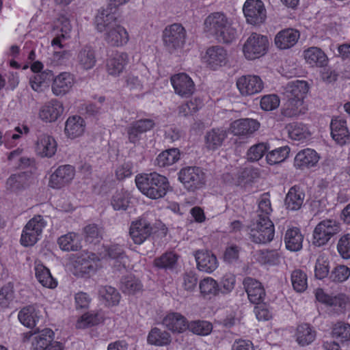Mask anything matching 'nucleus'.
Here are the masks:
<instances>
[{
  "mask_svg": "<svg viewBox=\"0 0 350 350\" xmlns=\"http://www.w3.org/2000/svg\"><path fill=\"white\" fill-rule=\"evenodd\" d=\"M162 325L173 334H182L188 328V320L179 312L167 313L162 319Z\"/></svg>",
  "mask_w": 350,
  "mask_h": 350,
  "instance_id": "nucleus-17",
  "label": "nucleus"
},
{
  "mask_svg": "<svg viewBox=\"0 0 350 350\" xmlns=\"http://www.w3.org/2000/svg\"><path fill=\"white\" fill-rule=\"evenodd\" d=\"M18 318L24 326L29 328L34 327L39 321V317L31 307H25L21 309L18 312Z\"/></svg>",
  "mask_w": 350,
  "mask_h": 350,
  "instance_id": "nucleus-52",
  "label": "nucleus"
},
{
  "mask_svg": "<svg viewBox=\"0 0 350 350\" xmlns=\"http://www.w3.org/2000/svg\"><path fill=\"white\" fill-rule=\"evenodd\" d=\"M284 241L288 250L297 252L302 248L304 236L298 228L293 227L286 230Z\"/></svg>",
  "mask_w": 350,
  "mask_h": 350,
  "instance_id": "nucleus-34",
  "label": "nucleus"
},
{
  "mask_svg": "<svg viewBox=\"0 0 350 350\" xmlns=\"http://www.w3.org/2000/svg\"><path fill=\"white\" fill-rule=\"evenodd\" d=\"M22 152L23 149L18 148L12 151L8 157L10 165L16 170H25L35 163L34 159L23 157Z\"/></svg>",
  "mask_w": 350,
  "mask_h": 350,
  "instance_id": "nucleus-40",
  "label": "nucleus"
},
{
  "mask_svg": "<svg viewBox=\"0 0 350 350\" xmlns=\"http://www.w3.org/2000/svg\"><path fill=\"white\" fill-rule=\"evenodd\" d=\"M260 127L258 121L244 118L235 120L231 124L230 129L234 135H248L256 131Z\"/></svg>",
  "mask_w": 350,
  "mask_h": 350,
  "instance_id": "nucleus-28",
  "label": "nucleus"
},
{
  "mask_svg": "<svg viewBox=\"0 0 350 350\" xmlns=\"http://www.w3.org/2000/svg\"><path fill=\"white\" fill-rule=\"evenodd\" d=\"M155 124L154 120L150 118H142L133 122L126 130L129 142L132 144L139 142L142 135L151 131Z\"/></svg>",
  "mask_w": 350,
  "mask_h": 350,
  "instance_id": "nucleus-14",
  "label": "nucleus"
},
{
  "mask_svg": "<svg viewBox=\"0 0 350 350\" xmlns=\"http://www.w3.org/2000/svg\"><path fill=\"white\" fill-rule=\"evenodd\" d=\"M135 181L140 192L152 200L163 198L170 188L168 179L157 172L139 174Z\"/></svg>",
  "mask_w": 350,
  "mask_h": 350,
  "instance_id": "nucleus-2",
  "label": "nucleus"
},
{
  "mask_svg": "<svg viewBox=\"0 0 350 350\" xmlns=\"http://www.w3.org/2000/svg\"><path fill=\"white\" fill-rule=\"evenodd\" d=\"M236 85L243 96H252L260 92L264 83L261 78L257 75H243L237 80Z\"/></svg>",
  "mask_w": 350,
  "mask_h": 350,
  "instance_id": "nucleus-12",
  "label": "nucleus"
},
{
  "mask_svg": "<svg viewBox=\"0 0 350 350\" xmlns=\"http://www.w3.org/2000/svg\"><path fill=\"white\" fill-rule=\"evenodd\" d=\"M304 58L309 64L315 66H327L328 58L320 48L310 47L304 51Z\"/></svg>",
  "mask_w": 350,
  "mask_h": 350,
  "instance_id": "nucleus-45",
  "label": "nucleus"
},
{
  "mask_svg": "<svg viewBox=\"0 0 350 350\" xmlns=\"http://www.w3.org/2000/svg\"><path fill=\"white\" fill-rule=\"evenodd\" d=\"M98 295L103 304L108 307L117 306L121 298L119 292L111 286H100Z\"/></svg>",
  "mask_w": 350,
  "mask_h": 350,
  "instance_id": "nucleus-44",
  "label": "nucleus"
},
{
  "mask_svg": "<svg viewBox=\"0 0 350 350\" xmlns=\"http://www.w3.org/2000/svg\"><path fill=\"white\" fill-rule=\"evenodd\" d=\"M180 151L178 148H170L161 152L156 158L155 164L160 167L170 166L180 159Z\"/></svg>",
  "mask_w": 350,
  "mask_h": 350,
  "instance_id": "nucleus-46",
  "label": "nucleus"
},
{
  "mask_svg": "<svg viewBox=\"0 0 350 350\" xmlns=\"http://www.w3.org/2000/svg\"><path fill=\"white\" fill-rule=\"evenodd\" d=\"M227 56V51L224 47L213 46L207 49L202 58L208 66H222L226 63Z\"/></svg>",
  "mask_w": 350,
  "mask_h": 350,
  "instance_id": "nucleus-30",
  "label": "nucleus"
},
{
  "mask_svg": "<svg viewBox=\"0 0 350 350\" xmlns=\"http://www.w3.org/2000/svg\"><path fill=\"white\" fill-rule=\"evenodd\" d=\"M54 332L50 328H45L36 335L31 342L33 350H46L53 343Z\"/></svg>",
  "mask_w": 350,
  "mask_h": 350,
  "instance_id": "nucleus-32",
  "label": "nucleus"
},
{
  "mask_svg": "<svg viewBox=\"0 0 350 350\" xmlns=\"http://www.w3.org/2000/svg\"><path fill=\"white\" fill-rule=\"evenodd\" d=\"M178 179L189 191H194L205 185V174L200 167H186L180 170Z\"/></svg>",
  "mask_w": 350,
  "mask_h": 350,
  "instance_id": "nucleus-9",
  "label": "nucleus"
},
{
  "mask_svg": "<svg viewBox=\"0 0 350 350\" xmlns=\"http://www.w3.org/2000/svg\"><path fill=\"white\" fill-rule=\"evenodd\" d=\"M52 91L56 96H63L69 92L75 83V77L70 72H62L53 78Z\"/></svg>",
  "mask_w": 350,
  "mask_h": 350,
  "instance_id": "nucleus-25",
  "label": "nucleus"
},
{
  "mask_svg": "<svg viewBox=\"0 0 350 350\" xmlns=\"http://www.w3.org/2000/svg\"><path fill=\"white\" fill-rule=\"evenodd\" d=\"M350 276V269L343 265L336 266L330 272L329 278L334 282H342Z\"/></svg>",
  "mask_w": 350,
  "mask_h": 350,
  "instance_id": "nucleus-61",
  "label": "nucleus"
},
{
  "mask_svg": "<svg viewBox=\"0 0 350 350\" xmlns=\"http://www.w3.org/2000/svg\"><path fill=\"white\" fill-rule=\"evenodd\" d=\"M85 241L89 243L96 244L102 239V232L96 224H89L83 228Z\"/></svg>",
  "mask_w": 350,
  "mask_h": 350,
  "instance_id": "nucleus-60",
  "label": "nucleus"
},
{
  "mask_svg": "<svg viewBox=\"0 0 350 350\" xmlns=\"http://www.w3.org/2000/svg\"><path fill=\"white\" fill-rule=\"evenodd\" d=\"M95 24L98 31H107L105 39L109 44L118 47L128 42L129 33L124 27L117 24L113 13L105 9L100 10L95 18Z\"/></svg>",
  "mask_w": 350,
  "mask_h": 350,
  "instance_id": "nucleus-1",
  "label": "nucleus"
},
{
  "mask_svg": "<svg viewBox=\"0 0 350 350\" xmlns=\"http://www.w3.org/2000/svg\"><path fill=\"white\" fill-rule=\"evenodd\" d=\"M275 235V227L269 217L258 215V219L250 229V237L254 243L266 244L271 242Z\"/></svg>",
  "mask_w": 350,
  "mask_h": 350,
  "instance_id": "nucleus-6",
  "label": "nucleus"
},
{
  "mask_svg": "<svg viewBox=\"0 0 350 350\" xmlns=\"http://www.w3.org/2000/svg\"><path fill=\"white\" fill-rule=\"evenodd\" d=\"M320 159L319 154L313 149L304 148L299 150L295 157L294 166L304 170L317 165Z\"/></svg>",
  "mask_w": 350,
  "mask_h": 350,
  "instance_id": "nucleus-20",
  "label": "nucleus"
},
{
  "mask_svg": "<svg viewBox=\"0 0 350 350\" xmlns=\"http://www.w3.org/2000/svg\"><path fill=\"white\" fill-rule=\"evenodd\" d=\"M300 37L299 31L292 28L280 31L275 36L274 42L280 49H288L297 42Z\"/></svg>",
  "mask_w": 350,
  "mask_h": 350,
  "instance_id": "nucleus-24",
  "label": "nucleus"
},
{
  "mask_svg": "<svg viewBox=\"0 0 350 350\" xmlns=\"http://www.w3.org/2000/svg\"><path fill=\"white\" fill-rule=\"evenodd\" d=\"M77 59L81 66H94L96 63L95 50L90 45H85L79 52Z\"/></svg>",
  "mask_w": 350,
  "mask_h": 350,
  "instance_id": "nucleus-58",
  "label": "nucleus"
},
{
  "mask_svg": "<svg viewBox=\"0 0 350 350\" xmlns=\"http://www.w3.org/2000/svg\"><path fill=\"white\" fill-rule=\"evenodd\" d=\"M330 129L331 135L337 144L344 145L350 139V133L347 129V121L345 119L340 117L332 118Z\"/></svg>",
  "mask_w": 350,
  "mask_h": 350,
  "instance_id": "nucleus-21",
  "label": "nucleus"
},
{
  "mask_svg": "<svg viewBox=\"0 0 350 350\" xmlns=\"http://www.w3.org/2000/svg\"><path fill=\"white\" fill-rule=\"evenodd\" d=\"M243 284L250 301L256 305L262 303L265 297V290L262 284L252 278H245Z\"/></svg>",
  "mask_w": 350,
  "mask_h": 350,
  "instance_id": "nucleus-23",
  "label": "nucleus"
},
{
  "mask_svg": "<svg viewBox=\"0 0 350 350\" xmlns=\"http://www.w3.org/2000/svg\"><path fill=\"white\" fill-rule=\"evenodd\" d=\"M64 110V108L61 101L51 99L40 107L38 117L44 122H54L60 118Z\"/></svg>",
  "mask_w": 350,
  "mask_h": 350,
  "instance_id": "nucleus-16",
  "label": "nucleus"
},
{
  "mask_svg": "<svg viewBox=\"0 0 350 350\" xmlns=\"http://www.w3.org/2000/svg\"><path fill=\"white\" fill-rule=\"evenodd\" d=\"M330 261L329 257L326 254L319 255L315 266L314 275L319 280H323L329 275Z\"/></svg>",
  "mask_w": 350,
  "mask_h": 350,
  "instance_id": "nucleus-51",
  "label": "nucleus"
},
{
  "mask_svg": "<svg viewBox=\"0 0 350 350\" xmlns=\"http://www.w3.org/2000/svg\"><path fill=\"white\" fill-rule=\"evenodd\" d=\"M198 269L204 272L212 273L218 267L216 256L208 250H198L195 252Z\"/></svg>",
  "mask_w": 350,
  "mask_h": 350,
  "instance_id": "nucleus-22",
  "label": "nucleus"
},
{
  "mask_svg": "<svg viewBox=\"0 0 350 350\" xmlns=\"http://www.w3.org/2000/svg\"><path fill=\"white\" fill-rule=\"evenodd\" d=\"M59 25L57 26L59 29L58 33L51 41V46L54 49H62L64 47L62 42L70 38V32L72 26L70 20L65 16H60L58 19Z\"/></svg>",
  "mask_w": 350,
  "mask_h": 350,
  "instance_id": "nucleus-29",
  "label": "nucleus"
},
{
  "mask_svg": "<svg viewBox=\"0 0 350 350\" xmlns=\"http://www.w3.org/2000/svg\"><path fill=\"white\" fill-rule=\"evenodd\" d=\"M269 45V40L266 36L252 33L243 46V53L246 59H256L267 53Z\"/></svg>",
  "mask_w": 350,
  "mask_h": 350,
  "instance_id": "nucleus-7",
  "label": "nucleus"
},
{
  "mask_svg": "<svg viewBox=\"0 0 350 350\" xmlns=\"http://www.w3.org/2000/svg\"><path fill=\"white\" fill-rule=\"evenodd\" d=\"M305 193L298 185L291 187L285 198L286 208L291 211H297L304 204Z\"/></svg>",
  "mask_w": 350,
  "mask_h": 350,
  "instance_id": "nucleus-31",
  "label": "nucleus"
},
{
  "mask_svg": "<svg viewBox=\"0 0 350 350\" xmlns=\"http://www.w3.org/2000/svg\"><path fill=\"white\" fill-rule=\"evenodd\" d=\"M332 336L341 342L350 340V325L343 322L336 323L332 329Z\"/></svg>",
  "mask_w": 350,
  "mask_h": 350,
  "instance_id": "nucleus-59",
  "label": "nucleus"
},
{
  "mask_svg": "<svg viewBox=\"0 0 350 350\" xmlns=\"http://www.w3.org/2000/svg\"><path fill=\"white\" fill-rule=\"evenodd\" d=\"M57 144L55 139L46 134L38 137L36 144V152L41 157H52L57 151Z\"/></svg>",
  "mask_w": 350,
  "mask_h": 350,
  "instance_id": "nucleus-26",
  "label": "nucleus"
},
{
  "mask_svg": "<svg viewBox=\"0 0 350 350\" xmlns=\"http://www.w3.org/2000/svg\"><path fill=\"white\" fill-rule=\"evenodd\" d=\"M201 107V100L195 98L180 105L178 107V113L183 116L193 115L194 113L197 112Z\"/></svg>",
  "mask_w": 350,
  "mask_h": 350,
  "instance_id": "nucleus-63",
  "label": "nucleus"
},
{
  "mask_svg": "<svg viewBox=\"0 0 350 350\" xmlns=\"http://www.w3.org/2000/svg\"><path fill=\"white\" fill-rule=\"evenodd\" d=\"M256 256V260L262 265H276L280 261V256L276 250H259Z\"/></svg>",
  "mask_w": 350,
  "mask_h": 350,
  "instance_id": "nucleus-56",
  "label": "nucleus"
},
{
  "mask_svg": "<svg viewBox=\"0 0 350 350\" xmlns=\"http://www.w3.org/2000/svg\"><path fill=\"white\" fill-rule=\"evenodd\" d=\"M315 297L319 302L327 307L332 308L338 314L344 312L348 304V297L345 294L332 295L326 293L321 288L316 290Z\"/></svg>",
  "mask_w": 350,
  "mask_h": 350,
  "instance_id": "nucleus-11",
  "label": "nucleus"
},
{
  "mask_svg": "<svg viewBox=\"0 0 350 350\" xmlns=\"http://www.w3.org/2000/svg\"><path fill=\"white\" fill-rule=\"evenodd\" d=\"M152 226L145 219H139L132 221L129 234L135 244L143 243L151 234Z\"/></svg>",
  "mask_w": 350,
  "mask_h": 350,
  "instance_id": "nucleus-18",
  "label": "nucleus"
},
{
  "mask_svg": "<svg viewBox=\"0 0 350 350\" xmlns=\"http://www.w3.org/2000/svg\"><path fill=\"white\" fill-rule=\"evenodd\" d=\"M131 200V193L129 191L121 189L116 191L111 198V206L116 211L127 209Z\"/></svg>",
  "mask_w": 350,
  "mask_h": 350,
  "instance_id": "nucleus-50",
  "label": "nucleus"
},
{
  "mask_svg": "<svg viewBox=\"0 0 350 350\" xmlns=\"http://www.w3.org/2000/svg\"><path fill=\"white\" fill-rule=\"evenodd\" d=\"M204 31L218 41L230 43L237 36V30L228 22L226 16L220 12L211 13L204 20Z\"/></svg>",
  "mask_w": 350,
  "mask_h": 350,
  "instance_id": "nucleus-3",
  "label": "nucleus"
},
{
  "mask_svg": "<svg viewBox=\"0 0 350 350\" xmlns=\"http://www.w3.org/2000/svg\"><path fill=\"white\" fill-rule=\"evenodd\" d=\"M34 270L37 280L43 286L55 288L57 286V281L52 276L50 270L42 263L36 262Z\"/></svg>",
  "mask_w": 350,
  "mask_h": 350,
  "instance_id": "nucleus-33",
  "label": "nucleus"
},
{
  "mask_svg": "<svg viewBox=\"0 0 350 350\" xmlns=\"http://www.w3.org/2000/svg\"><path fill=\"white\" fill-rule=\"evenodd\" d=\"M227 133L223 129H212L204 137L205 146L210 150H216L221 146Z\"/></svg>",
  "mask_w": 350,
  "mask_h": 350,
  "instance_id": "nucleus-37",
  "label": "nucleus"
},
{
  "mask_svg": "<svg viewBox=\"0 0 350 350\" xmlns=\"http://www.w3.org/2000/svg\"><path fill=\"white\" fill-rule=\"evenodd\" d=\"M243 11L247 23L253 25L262 24L267 17L266 10L261 0H246Z\"/></svg>",
  "mask_w": 350,
  "mask_h": 350,
  "instance_id": "nucleus-10",
  "label": "nucleus"
},
{
  "mask_svg": "<svg viewBox=\"0 0 350 350\" xmlns=\"http://www.w3.org/2000/svg\"><path fill=\"white\" fill-rule=\"evenodd\" d=\"M57 243L62 250L66 252L78 251L82 247L80 235L73 232H68L59 237Z\"/></svg>",
  "mask_w": 350,
  "mask_h": 350,
  "instance_id": "nucleus-35",
  "label": "nucleus"
},
{
  "mask_svg": "<svg viewBox=\"0 0 350 350\" xmlns=\"http://www.w3.org/2000/svg\"><path fill=\"white\" fill-rule=\"evenodd\" d=\"M295 336L297 343L304 347L311 344L315 340L317 332L310 324L301 323L297 327Z\"/></svg>",
  "mask_w": 350,
  "mask_h": 350,
  "instance_id": "nucleus-36",
  "label": "nucleus"
},
{
  "mask_svg": "<svg viewBox=\"0 0 350 350\" xmlns=\"http://www.w3.org/2000/svg\"><path fill=\"white\" fill-rule=\"evenodd\" d=\"M101 321L102 318L97 312H88L78 319L76 323V327L77 329H85L98 325Z\"/></svg>",
  "mask_w": 350,
  "mask_h": 350,
  "instance_id": "nucleus-54",
  "label": "nucleus"
},
{
  "mask_svg": "<svg viewBox=\"0 0 350 350\" xmlns=\"http://www.w3.org/2000/svg\"><path fill=\"white\" fill-rule=\"evenodd\" d=\"M171 84L176 94L183 98L190 97L195 92V84L186 73L174 75L170 78Z\"/></svg>",
  "mask_w": 350,
  "mask_h": 350,
  "instance_id": "nucleus-13",
  "label": "nucleus"
},
{
  "mask_svg": "<svg viewBox=\"0 0 350 350\" xmlns=\"http://www.w3.org/2000/svg\"><path fill=\"white\" fill-rule=\"evenodd\" d=\"M143 285L141 281L133 275H127L121 279L120 288L128 295H135L142 291Z\"/></svg>",
  "mask_w": 350,
  "mask_h": 350,
  "instance_id": "nucleus-47",
  "label": "nucleus"
},
{
  "mask_svg": "<svg viewBox=\"0 0 350 350\" xmlns=\"http://www.w3.org/2000/svg\"><path fill=\"white\" fill-rule=\"evenodd\" d=\"M147 341L149 344L154 346L164 347L171 343L172 336L168 332L155 327L149 332Z\"/></svg>",
  "mask_w": 350,
  "mask_h": 350,
  "instance_id": "nucleus-39",
  "label": "nucleus"
},
{
  "mask_svg": "<svg viewBox=\"0 0 350 350\" xmlns=\"http://www.w3.org/2000/svg\"><path fill=\"white\" fill-rule=\"evenodd\" d=\"M340 231V224L336 220L331 219L322 220L313 230L312 244L316 247L323 246Z\"/></svg>",
  "mask_w": 350,
  "mask_h": 350,
  "instance_id": "nucleus-5",
  "label": "nucleus"
},
{
  "mask_svg": "<svg viewBox=\"0 0 350 350\" xmlns=\"http://www.w3.org/2000/svg\"><path fill=\"white\" fill-rule=\"evenodd\" d=\"M19 68L20 67H14ZM23 69L29 67H21ZM33 75L29 79V83L31 88L36 92H42L44 88L49 87L50 82L53 78V71L50 70H42L44 67H29Z\"/></svg>",
  "mask_w": 350,
  "mask_h": 350,
  "instance_id": "nucleus-15",
  "label": "nucleus"
},
{
  "mask_svg": "<svg viewBox=\"0 0 350 350\" xmlns=\"http://www.w3.org/2000/svg\"><path fill=\"white\" fill-rule=\"evenodd\" d=\"M291 282L293 290L297 293H304L308 288L307 273L300 269H296L291 272Z\"/></svg>",
  "mask_w": 350,
  "mask_h": 350,
  "instance_id": "nucleus-48",
  "label": "nucleus"
},
{
  "mask_svg": "<svg viewBox=\"0 0 350 350\" xmlns=\"http://www.w3.org/2000/svg\"><path fill=\"white\" fill-rule=\"evenodd\" d=\"M30 177L31 174L28 172L11 175L7 180L8 189L13 192L24 189L28 186Z\"/></svg>",
  "mask_w": 350,
  "mask_h": 350,
  "instance_id": "nucleus-43",
  "label": "nucleus"
},
{
  "mask_svg": "<svg viewBox=\"0 0 350 350\" xmlns=\"http://www.w3.org/2000/svg\"><path fill=\"white\" fill-rule=\"evenodd\" d=\"M200 295L204 299H211L219 295L220 288L217 282L211 277H206L199 283Z\"/></svg>",
  "mask_w": 350,
  "mask_h": 350,
  "instance_id": "nucleus-38",
  "label": "nucleus"
},
{
  "mask_svg": "<svg viewBox=\"0 0 350 350\" xmlns=\"http://www.w3.org/2000/svg\"><path fill=\"white\" fill-rule=\"evenodd\" d=\"M288 137L295 141H304L310 137L308 127L301 122L289 123L286 126Z\"/></svg>",
  "mask_w": 350,
  "mask_h": 350,
  "instance_id": "nucleus-41",
  "label": "nucleus"
},
{
  "mask_svg": "<svg viewBox=\"0 0 350 350\" xmlns=\"http://www.w3.org/2000/svg\"><path fill=\"white\" fill-rule=\"evenodd\" d=\"M187 36L185 28L180 23L167 25L163 31L162 40L166 49L173 53L183 48Z\"/></svg>",
  "mask_w": 350,
  "mask_h": 350,
  "instance_id": "nucleus-4",
  "label": "nucleus"
},
{
  "mask_svg": "<svg viewBox=\"0 0 350 350\" xmlns=\"http://www.w3.org/2000/svg\"><path fill=\"white\" fill-rule=\"evenodd\" d=\"M106 252L109 258L116 260L118 262H120L119 266L121 265L125 268L126 267V259L127 256H126L122 246L119 245H111L107 250Z\"/></svg>",
  "mask_w": 350,
  "mask_h": 350,
  "instance_id": "nucleus-62",
  "label": "nucleus"
},
{
  "mask_svg": "<svg viewBox=\"0 0 350 350\" xmlns=\"http://www.w3.org/2000/svg\"><path fill=\"white\" fill-rule=\"evenodd\" d=\"M308 91L309 85L306 81L301 80L293 81L288 85V98L300 100L301 103H304Z\"/></svg>",
  "mask_w": 350,
  "mask_h": 350,
  "instance_id": "nucleus-42",
  "label": "nucleus"
},
{
  "mask_svg": "<svg viewBox=\"0 0 350 350\" xmlns=\"http://www.w3.org/2000/svg\"><path fill=\"white\" fill-rule=\"evenodd\" d=\"M96 262L90 256H78L73 264V274L78 278H88L96 271Z\"/></svg>",
  "mask_w": 350,
  "mask_h": 350,
  "instance_id": "nucleus-19",
  "label": "nucleus"
},
{
  "mask_svg": "<svg viewBox=\"0 0 350 350\" xmlns=\"http://www.w3.org/2000/svg\"><path fill=\"white\" fill-rule=\"evenodd\" d=\"M191 332L198 336H208L213 330L211 323L204 320L188 321V328Z\"/></svg>",
  "mask_w": 350,
  "mask_h": 350,
  "instance_id": "nucleus-55",
  "label": "nucleus"
},
{
  "mask_svg": "<svg viewBox=\"0 0 350 350\" xmlns=\"http://www.w3.org/2000/svg\"><path fill=\"white\" fill-rule=\"evenodd\" d=\"M337 250L343 258H350V233L345 234L340 238Z\"/></svg>",
  "mask_w": 350,
  "mask_h": 350,
  "instance_id": "nucleus-64",
  "label": "nucleus"
},
{
  "mask_svg": "<svg viewBox=\"0 0 350 350\" xmlns=\"http://www.w3.org/2000/svg\"><path fill=\"white\" fill-rule=\"evenodd\" d=\"M303 103L300 100H296L295 98H288L281 109V113L284 116L288 118L297 116L301 112Z\"/></svg>",
  "mask_w": 350,
  "mask_h": 350,
  "instance_id": "nucleus-57",
  "label": "nucleus"
},
{
  "mask_svg": "<svg viewBox=\"0 0 350 350\" xmlns=\"http://www.w3.org/2000/svg\"><path fill=\"white\" fill-rule=\"evenodd\" d=\"M290 150L288 146H284L268 152L266 154L267 163L273 165L283 162L288 158Z\"/></svg>",
  "mask_w": 350,
  "mask_h": 350,
  "instance_id": "nucleus-53",
  "label": "nucleus"
},
{
  "mask_svg": "<svg viewBox=\"0 0 350 350\" xmlns=\"http://www.w3.org/2000/svg\"><path fill=\"white\" fill-rule=\"evenodd\" d=\"M178 260V256L173 252H167L154 258V266L158 269H172Z\"/></svg>",
  "mask_w": 350,
  "mask_h": 350,
  "instance_id": "nucleus-49",
  "label": "nucleus"
},
{
  "mask_svg": "<svg viewBox=\"0 0 350 350\" xmlns=\"http://www.w3.org/2000/svg\"><path fill=\"white\" fill-rule=\"evenodd\" d=\"M85 127L86 124L83 118L77 115L72 116L66 121L64 133L67 137L75 139L83 134Z\"/></svg>",
  "mask_w": 350,
  "mask_h": 350,
  "instance_id": "nucleus-27",
  "label": "nucleus"
},
{
  "mask_svg": "<svg viewBox=\"0 0 350 350\" xmlns=\"http://www.w3.org/2000/svg\"><path fill=\"white\" fill-rule=\"evenodd\" d=\"M46 221L41 215H36L31 218L23 229L21 243L25 247L33 246L39 240Z\"/></svg>",
  "mask_w": 350,
  "mask_h": 350,
  "instance_id": "nucleus-8",
  "label": "nucleus"
}]
</instances>
